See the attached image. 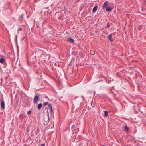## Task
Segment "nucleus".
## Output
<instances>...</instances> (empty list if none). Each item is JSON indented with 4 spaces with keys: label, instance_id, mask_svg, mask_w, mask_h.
I'll list each match as a JSON object with an SVG mask.
<instances>
[{
    "label": "nucleus",
    "instance_id": "f257e3e1",
    "mask_svg": "<svg viewBox=\"0 0 146 146\" xmlns=\"http://www.w3.org/2000/svg\"><path fill=\"white\" fill-rule=\"evenodd\" d=\"M40 96L38 95H35L33 100V103L35 104L37 103L38 100L40 99Z\"/></svg>",
    "mask_w": 146,
    "mask_h": 146
},
{
    "label": "nucleus",
    "instance_id": "f03ea898",
    "mask_svg": "<svg viewBox=\"0 0 146 146\" xmlns=\"http://www.w3.org/2000/svg\"><path fill=\"white\" fill-rule=\"evenodd\" d=\"M49 116L45 117L44 118V125H47L49 122Z\"/></svg>",
    "mask_w": 146,
    "mask_h": 146
},
{
    "label": "nucleus",
    "instance_id": "7ed1b4c3",
    "mask_svg": "<svg viewBox=\"0 0 146 146\" xmlns=\"http://www.w3.org/2000/svg\"><path fill=\"white\" fill-rule=\"evenodd\" d=\"M5 102L3 99H2L1 100V108L3 110L5 109Z\"/></svg>",
    "mask_w": 146,
    "mask_h": 146
},
{
    "label": "nucleus",
    "instance_id": "20e7f679",
    "mask_svg": "<svg viewBox=\"0 0 146 146\" xmlns=\"http://www.w3.org/2000/svg\"><path fill=\"white\" fill-rule=\"evenodd\" d=\"M67 41L68 42L72 43H73L74 42V39L70 37L68 38L67 39Z\"/></svg>",
    "mask_w": 146,
    "mask_h": 146
},
{
    "label": "nucleus",
    "instance_id": "39448f33",
    "mask_svg": "<svg viewBox=\"0 0 146 146\" xmlns=\"http://www.w3.org/2000/svg\"><path fill=\"white\" fill-rule=\"evenodd\" d=\"M25 116L23 114H21L19 115V118L22 121H23L24 119Z\"/></svg>",
    "mask_w": 146,
    "mask_h": 146
},
{
    "label": "nucleus",
    "instance_id": "423d86ee",
    "mask_svg": "<svg viewBox=\"0 0 146 146\" xmlns=\"http://www.w3.org/2000/svg\"><path fill=\"white\" fill-rule=\"evenodd\" d=\"M108 1H105L104 3V4L103 5V9H104L105 8H106V7L108 5Z\"/></svg>",
    "mask_w": 146,
    "mask_h": 146
},
{
    "label": "nucleus",
    "instance_id": "0eeeda50",
    "mask_svg": "<svg viewBox=\"0 0 146 146\" xmlns=\"http://www.w3.org/2000/svg\"><path fill=\"white\" fill-rule=\"evenodd\" d=\"M98 8V6L97 5L94 7L92 11L93 12H95L96 11Z\"/></svg>",
    "mask_w": 146,
    "mask_h": 146
},
{
    "label": "nucleus",
    "instance_id": "6e6552de",
    "mask_svg": "<svg viewBox=\"0 0 146 146\" xmlns=\"http://www.w3.org/2000/svg\"><path fill=\"white\" fill-rule=\"evenodd\" d=\"M112 9V8L110 7H108L106 8V11H111Z\"/></svg>",
    "mask_w": 146,
    "mask_h": 146
},
{
    "label": "nucleus",
    "instance_id": "1a4fd4ad",
    "mask_svg": "<svg viewBox=\"0 0 146 146\" xmlns=\"http://www.w3.org/2000/svg\"><path fill=\"white\" fill-rule=\"evenodd\" d=\"M108 38L111 42L112 41V36L111 34H110L108 36Z\"/></svg>",
    "mask_w": 146,
    "mask_h": 146
},
{
    "label": "nucleus",
    "instance_id": "9d476101",
    "mask_svg": "<svg viewBox=\"0 0 146 146\" xmlns=\"http://www.w3.org/2000/svg\"><path fill=\"white\" fill-rule=\"evenodd\" d=\"M5 61V60L3 57L2 58L0 59V62L1 63H3Z\"/></svg>",
    "mask_w": 146,
    "mask_h": 146
},
{
    "label": "nucleus",
    "instance_id": "9b49d317",
    "mask_svg": "<svg viewBox=\"0 0 146 146\" xmlns=\"http://www.w3.org/2000/svg\"><path fill=\"white\" fill-rule=\"evenodd\" d=\"M42 104L41 103H39L38 105V109L40 110L42 107Z\"/></svg>",
    "mask_w": 146,
    "mask_h": 146
},
{
    "label": "nucleus",
    "instance_id": "f8f14e48",
    "mask_svg": "<svg viewBox=\"0 0 146 146\" xmlns=\"http://www.w3.org/2000/svg\"><path fill=\"white\" fill-rule=\"evenodd\" d=\"M90 53L91 55H94L95 54V51L93 50H92L90 51Z\"/></svg>",
    "mask_w": 146,
    "mask_h": 146
},
{
    "label": "nucleus",
    "instance_id": "ddd939ff",
    "mask_svg": "<svg viewBox=\"0 0 146 146\" xmlns=\"http://www.w3.org/2000/svg\"><path fill=\"white\" fill-rule=\"evenodd\" d=\"M105 116H107L108 115V111H105Z\"/></svg>",
    "mask_w": 146,
    "mask_h": 146
},
{
    "label": "nucleus",
    "instance_id": "4468645a",
    "mask_svg": "<svg viewBox=\"0 0 146 146\" xmlns=\"http://www.w3.org/2000/svg\"><path fill=\"white\" fill-rule=\"evenodd\" d=\"M125 130L127 132H128L129 131V128L127 127V126L125 127Z\"/></svg>",
    "mask_w": 146,
    "mask_h": 146
},
{
    "label": "nucleus",
    "instance_id": "2eb2a0df",
    "mask_svg": "<svg viewBox=\"0 0 146 146\" xmlns=\"http://www.w3.org/2000/svg\"><path fill=\"white\" fill-rule=\"evenodd\" d=\"M110 25L109 24V23H108L107 24V25H106V27H107V28L108 29L110 28Z\"/></svg>",
    "mask_w": 146,
    "mask_h": 146
},
{
    "label": "nucleus",
    "instance_id": "dca6fc26",
    "mask_svg": "<svg viewBox=\"0 0 146 146\" xmlns=\"http://www.w3.org/2000/svg\"><path fill=\"white\" fill-rule=\"evenodd\" d=\"M24 14H22L21 17H20V18L21 19H23V16H24Z\"/></svg>",
    "mask_w": 146,
    "mask_h": 146
},
{
    "label": "nucleus",
    "instance_id": "f3484780",
    "mask_svg": "<svg viewBox=\"0 0 146 146\" xmlns=\"http://www.w3.org/2000/svg\"><path fill=\"white\" fill-rule=\"evenodd\" d=\"M22 29L21 28H19V29L18 30V33H19V31H22Z\"/></svg>",
    "mask_w": 146,
    "mask_h": 146
},
{
    "label": "nucleus",
    "instance_id": "a211bd4d",
    "mask_svg": "<svg viewBox=\"0 0 146 146\" xmlns=\"http://www.w3.org/2000/svg\"><path fill=\"white\" fill-rule=\"evenodd\" d=\"M48 105V106L50 108H52V107L51 104L49 103Z\"/></svg>",
    "mask_w": 146,
    "mask_h": 146
},
{
    "label": "nucleus",
    "instance_id": "6ab92c4d",
    "mask_svg": "<svg viewBox=\"0 0 146 146\" xmlns=\"http://www.w3.org/2000/svg\"><path fill=\"white\" fill-rule=\"evenodd\" d=\"M49 104V103H48V102H46L44 103V106H45V105H48Z\"/></svg>",
    "mask_w": 146,
    "mask_h": 146
},
{
    "label": "nucleus",
    "instance_id": "aec40b11",
    "mask_svg": "<svg viewBox=\"0 0 146 146\" xmlns=\"http://www.w3.org/2000/svg\"><path fill=\"white\" fill-rule=\"evenodd\" d=\"M31 110H30L29 111L27 112V114L29 115H30L31 114Z\"/></svg>",
    "mask_w": 146,
    "mask_h": 146
},
{
    "label": "nucleus",
    "instance_id": "412c9836",
    "mask_svg": "<svg viewBox=\"0 0 146 146\" xmlns=\"http://www.w3.org/2000/svg\"><path fill=\"white\" fill-rule=\"evenodd\" d=\"M50 110H51V113H53V111L52 110V108H50Z\"/></svg>",
    "mask_w": 146,
    "mask_h": 146
},
{
    "label": "nucleus",
    "instance_id": "4be33fe9",
    "mask_svg": "<svg viewBox=\"0 0 146 146\" xmlns=\"http://www.w3.org/2000/svg\"><path fill=\"white\" fill-rule=\"evenodd\" d=\"M41 146H45V144H42L41 145Z\"/></svg>",
    "mask_w": 146,
    "mask_h": 146
},
{
    "label": "nucleus",
    "instance_id": "5701e85b",
    "mask_svg": "<svg viewBox=\"0 0 146 146\" xmlns=\"http://www.w3.org/2000/svg\"><path fill=\"white\" fill-rule=\"evenodd\" d=\"M102 146H106L104 145H103Z\"/></svg>",
    "mask_w": 146,
    "mask_h": 146
},
{
    "label": "nucleus",
    "instance_id": "b1692460",
    "mask_svg": "<svg viewBox=\"0 0 146 146\" xmlns=\"http://www.w3.org/2000/svg\"><path fill=\"white\" fill-rule=\"evenodd\" d=\"M38 27V26H37V27Z\"/></svg>",
    "mask_w": 146,
    "mask_h": 146
},
{
    "label": "nucleus",
    "instance_id": "393cba45",
    "mask_svg": "<svg viewBox=\"0 0 146 146\" xmlns=\"http://www.w3.org/2000/svg\"><path fill=\"white\" fill-rule=\"evenodd\" d=\"M82 97L83 98H84V97H83V96H82Z\"/></svg>",
    "mask_w": 146,
    "mask_h": 146
}]
</instances>
